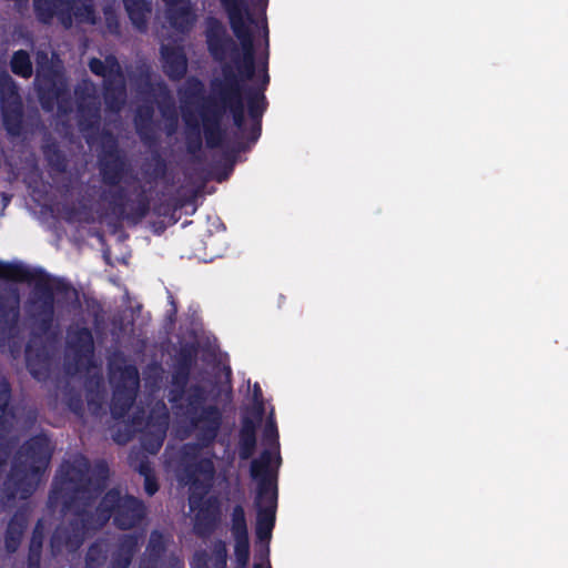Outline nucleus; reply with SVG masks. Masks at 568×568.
<instances>
[{
	"instance_id": "nucleus-22",
	"label": "nucleus",
	"mask_w": 568,
	"mask_h": 568,
	"mask_svg": "<svg viewBox=\"0 0 568 568\" xmlns=\"http://www.w3.org/2000/svg\"><path fill=\"white\" fill-rule=\"evenodd\" d=\"M146 427L148 435H150L152 439L149 440L145 437L143 446L148 452L154 454L161 447L169 427V415L164 405L153 410Z\"/></svg>"
},
{
	"instance_id": "nucleus-48",
	"label": "nucleus",
	"mask_w": 568,
	"mask_h": 568,
	"mask_svg": "<svg viewBox=\"0 0 568 568\" xmlns=\"http://www.w3.org/2000/svg\"><path fill=\"white\" fill-rule=\"evenodd\" d=\"M130 436L129 435H125V436H121V435H116L114 436V440L119 444H125L128 440H129Z\"/></svg>"
},
{
	"instance_id": "nucleus-21",
	"label": "nucleus",
	"mask_w": 568,
	"mask_h": 568,
	"mask_svg": "<svg viewBox=\"0 0 568 568\" xmlns=\"http://www.w3.org/2000/svg\"><path fill=\"white\" fill-rule=\"evenodd\" d=\"M191 568H227V547L222 539L212 542L211 552L199 549L192 556Z\"/></svg>"
},
{
	"instance_id": "nucleus-17",
	"label": "nucleus",
	"mask_w": 568,
	"mask_h": 568,
	"mask_svg": "<svg viewBox=\"0 0 568 568\" xmlns=\"http://www.w3.org/2000/svg\"><path fill=\"white\" fill-rule=\"evenodd\" d=\"M27 310L42 332L50 328L53 320V292L48 281L40 278L34 283Z\"/></svg>"
},
{
	"instance_id": "nucleus-6",
	"label": "nucleus",
	"mask_w": 568,
	"mask_h": 568,
	"mask_svg": "<svg viewBox=\"0 0 568 568\" xmlns=\"http://www.w3.org/2000/svg\"><path fill=\"white\" fill-rule=\"evenodd\" d=\"M250 476L257 483L255 534L260 541L268 542L276 523L278 499L276 471L272 469L270 450H263L251 462Z\"/></svg>"
},
{
	"instance_id": "nucleus-49",
	"label": "nucleus",
	"mask_w": 568,
	"mask_h": 568,
	"mask_svg": "<svg viewBox=\"0 0 568 568\" xmlns=\"http://www.w3.org/2000/svg\"><path fill=\"white\" fill-rule=\"evenodd\" d=\"M57 169L59 171H63L65 169V163H64V160L63 159H60V156L58 155V160H57Z\"/></svg>"
},
{
	"instance_id": "nucleus-24",
	"label": "nucleus",
	"mask_w": 568,
	"mask_h": 568,
	"mask_svg": "<svg viewBox=\"0 0 568 568\" xmlns=\"http://www.w3.org/2000/svg\"><path fill=\"white\" fill-rule=\"evenodd\" d=\"M129 462L131 468L139 471V474L143 477L144 490L146 494L150 496L154 495L158 491V484L145 455L141 450H132L129 456Z\"/></svg>"
},
{
	"instance_id": "nucleus-5",
	"label": "nucleus",
	"mask_w": 568,
	"mask_h": 568,
	"mask_svg": "<svg viewBox=\"0 0 568 568\" xmlns=\"http://www.w3.org/2000/svg\"><path fill=\"white\" fill-rule=\"evenodd\" d=\"M51 454L52 448L47 436H36L20 449L2 489L3 507L11 508L17 497L27 499L33 494L39 475L48 466Z\"/></svg>"
},
{
	"instance_id": "nucleus-52",
	"label": "nucleus",
	"mask_w": 568,
	"mask_h": 568,
	"mask_svg": "<svg viewBox=\"0 0 568 568\" xmlns=\"http://www.w3.org/2000/svg\"><path fill=\"white\" fill-rule=\"evenodd\" d=\"M253 568H263V566H262V564H254ZM266 568H272V567L268 564V566Z\"/></svg>"
},
{
	"instance_id": "nucleus-36",
	"label": "nucleus",
	"mask_w": 568,
	"mask_h": 568,
	"mask_svg": "<svg viewBox=\"0 0 568 568\" xmlns=\"http://www.w3.org/2000/svg\"><path fill=\"white\" fill-rule=\"evenodd\" d=\"M168 537L159 530H153L150 535L149 544L144 552L145 556L161 559L168 545Z\"/></svg>"
},
{
	"instance_id": "nucleus-4",
	"label": "nucleus",
	"mask_w": 568,
	"mask_h": 568,
	"mask_svg": "<svg viewBox=\"0 0 568 568\" xmlns=\"http://www.w3.org/2000/svg\"><path fill=\"white\" fill-rule=\"evenodd\" d=\"M219 1L227 16L234 36L240 41L242 54L222 22L214 18L209 21L205 30L206 47L213 60L221 63L220 73L215 77H224L223 70L229 69L240 87L244 88V84L254 78L256 71V50L250 28L256 21L247 0Z\"/></svg>"
},
{
	"instance_id": "nucleus-26",
	"label": "nucleus",
	"mask_w": 568,
	"mask_h": 568,
	"mask_svg": "<svg viewBox=\"0 0 568 568\" xmlns=\"http://www.w3.org/2000/svg\"><path fill=\"white\" fill-rule=\"evenodd\" d=\"M136 550L138 537L133 535L124 536L113 556L112 568H128Z\"/></svg>"
},
{
	"instance_id": "nucleus-28",
	"label": "nucleus",
	"mask_w": 568,
	"mask_h": 568,
	"mask_svg": "<svg viewBox=\"0 0 568 568\" xmlns=\"http://www.w3.org/2000/svg\"><path fill=\"white\" fill-rule=\"evenodd\" d=\"M125 10L134 24V27L142 31L145 29L146 17L151 12L150 7L145 0H123Z\"/></svg>"
},
{
	"instance_id": "nucleus-12",
	"label": "nucleus",
	"mask_w": 568,
	"mask_h": 568,
	"mask_svg": "<svg viewBox=\"0 0 568 568\" xmlns=\"http://www.w3.org/2000/svg\"><path fill=\"white\" fill-rule=\"evenodd\" d=\"M92 73L104 79V100L110 111L119 112L125 103V81L121 67L114 57H108L104 61L92 58L89 61Z\"/></svg>"
},
{
	"instance_id": "nucleus-44",
	"label": "nucleus",
	"mask_w": 568,
	"mask_h": 568,
	"mask_svg": "<svg viewBox=\"0 0 568 568\" xmlns=\"http://www.w3.org/2000/svg\"><path fill=\"white\" fill-rule=\"evenodd\" d=\"M102 399L95 400V399H89L88 400V407L93 414H99V410L101 409Z\"/></svg>"
},
{
	"instance_id": "nucleus-18",
	"label": "nucleus",
	"mask_w": 568,
	"mask_h": 568,
	"mask_svg": "<svg viewBox=\"0 0 568 568\" xmlns=\"http://www.w3.org/2000/svg\"><path fill=\"white\" fill-rule=\"evenodd\" d=\"M75 97L81 130L95 128L100 123V100L95 85L91 81H82L75 89Z\"/></svg>"
},
{
	"instance_id": "nucleus-31",
	"label": "nucleus",
	"mask_w": 568,
	"mask_h": 568,
	"mask_svg": "<svg viewBox=\"0 0 568 568\" xmlns=\"http://www.w3.org/2000/svg\"><path fill=\"white\" fill-rule=\"evenodd\" d=\"M22 104L2 106L3 125L9 134L18 136L22 129Z\"/></svg>"
},
{
	"instance_id": "nucleus-47",
	"label": "nucleus",
	"mask_w": 568,
	"mask_h": 568,
	"mask_svg": "<svg viewBox=\"0 0 568 568\" xmlns=\"http://www.w3.org/2000/svg\"><path fill=\"white\" fill-rule=\"evenodd\" d=\"M255 3L263 12H265L268 0H255Z\"/></svg>"
},
{
	"instance_id": "nucleus-19",
	"label": "nucleus",
	"mask_w": 568,
	"mask_h": 568,
	"mask_svg": "<svg viewBox=\"0 0 568 568\" xmlns=\"http://www.w3.org/2000/svg\"><path fill=\"white\" fill-rule=\"evenodd\" d=\"M100 170L103 181L110 185L120 183L125 171V162L118 151L114 136L110 133L102 136Z\"/></svg>"
},
{
	"instance_id": "nucleus-27",
	"label": "nucleus",
	"mask_w": 568,
	"mask_h": 568,
	"mask_svg": "<svg viewBox=\"0 0 568 568\" xmlns=\"http://www.w3.org/2000/svg\"><path fill=\"white\" fill-rule=\"evenodd\" d=\"M27 520L21 514H16L8 524L6 532V549L14 552L21 541Z\"/></svg>"
},
{
	"instance_id": "nucleus-38",
	"label": "nucleus",
	"mask_w": 568,
	"mask_h": 568,
	"mask_svg": "<svg viewBox=\"0 0 568 568\" xmlns=\"http://www.w3.org/2000/svg\"><path fill=\"white\" fill-rule=\"evenodd\" d=\"M201 196L200 190H194L190 195L182 191L180 185V216L182 214H193L197 210V200Z\"/></svg>"
},
{
	"instance_id": "nucleus-42",
	"label": "nucleus",
	"mask_w": 568,
	"mask_h": 568,
	"mask_svg": "<svg viewBox=\"0 0 568 568\" xmlns=\"http://www.w3.org/2000/svg\"><path fill=\"white\" fill-rule=\"evenodd\" d=\"M187 69V57L182 45H180V79L184 77Z\"/></svg>"
},
{
	"instance_id": "nucleus-30",
	"label": "nucleus",
	"mask_w": 568,
	"mask_h": 568,
	"mask_svg": "<svg viewBox=\"0 0 568 568\" xmlns=\"http://www.w3.org/2000/svg\"><path fill=\"white\" fill-rule=\"evenodd\" d=\"M36 339L31 341L26 348V358L29 371L38 379L42 378L49 368L48 358H43L34 349Z\"/></svg>"
},
{
	"instance_id": "nucleus-46",
	"label": "nucleus",
	"mask_w": 568,
	"mask_h": 568,
	"mask_svg": "<svg viewBox=\"0 0 568 568\" xmlns=\"http://www.w3.org/2000/svg\"><path fill=\"white\" fill-rule=\"evenodd\" d=\"M253 397H254V400H256V402L261 400V398H262V389L258 384L254 385Z\"/></svg>"
},
{
	"instance_id": "nucleus-25",
	"label": "nucleus",
	"mask_w": 568,
	"mask_h": 568,
	"mask_svg": "<svg viewBox=\"0 0 568 568\" xmlns=\"http://www.w3.org/2000/svg\"><path fill=\"white\" fill-rule=\"evenodd\" d=\"M153 106L152 104H143L139 106L134 119L135 128L141 139L149 145L155 140V129L152 121Z\"/></svg>"
},
{
	"instance_id": "nucleus-35",
	"label": "nucleus",
	"mask_w": 568,
	"mask_h": 568,
	"mask_svg": "<svg viewBox=\"0 0 568 568\" xmlns=\"http://www.w3.org/2000/svg\"><path fill=\"white\" fill-rule=\"evenodd\" d=\"M10 67L12 72L17 75L26 79L32 75V63L29 53L24 50H19L13 53Z\"/></svg>"
},
{
	"instance_id": "nucleus-11",
	"label": "nucleus",
	"mask_w": 568,
	"mask_h": 568,
	"mask_svg": "<svg viewBox=\"0 0 568 568\" xmlns=\"http://www.w3.org/2000/svg\"><path fill=\"white\" fill-rule=\"evenodd\" d=\"M164 17L158 37L163 71L172 80H178V0H162Z\"/></svg>"
},
{
	"instance_id": "nucleus-41",
	"label": "nucleus",
	"mask_w": 568,
	"mask_h": 568,
	"mask_svg": "<svg viewBox=\"0 0 568 568\" xmlns=\"http://www.w3.org/2000/svg\"><path fill=\"white\" fill-rule=\"evenodd\" d=\"M159 558L149 557L144 555L140 564V568H159Z\"/></svg>"
},
{
	"instance_id": "nucleus-39",
	"label": "nucleus",
	"mask_w": 568,
	"mask_h": 568,
	"mask_svg": "<svg viewBox=\"0 0 568 568\" xmlns=\"http://www.w3.org/2000/svg\"><path fill=\"white\" fill-rule=\"evenodd\" d=\"M9 398L10 386L3 377H0V430L3 429V424L6 422V408L8 406Z\"/></svg>"
},
{
	"instance_id": "nucleus-13",
	"label": "nucleus",
	"mask_w": 568,
	"mask_h": 568,
	"mask_svg": "<svg viewBox=\"0 0 568 568\" xmlns=\"http://www.w3.org/2000/svg\"><path fill=\"white\" fill-rule=\"evenodd\" d=\"M94 342L90 329L71 326L67 336L65 371L74 375L92 365Z\"/></svg>"
},
{
	"instance_id": "nucleus-16",
	"label": "nucleus",
	"mask_w": 568,
	"mask_h": 568,
	"mask_svg": "<svg viewBox=\"0 0 568 568\" xmlns=\"http://www.w3.org/2000/svg\"><path fill=\"white\" fill-rule=\"evenodd\" d=\"M184 476L180 475V486L189 485L190 495L194 499H201L209 494L213 486L215 475L214 463L211 458L202 457L195 462L189 463L183 468Z\"/></svg>"
},
{
	"instance_id": "nucleus-9",
	"label": "nucleus",
	"mask_w": 568,
	"mask_h": 568,
	"mask_svg": "<svg viewBox=\"0 0 568 568\" xmlns=\"http://www.w3.org/2000/svg\"><path fill=\"white\" fill-rule=\"evenodd\" d=\"M110 382L114 387L111 413L114 418H122L135 400L139 372L134 365L115 357L110 362Z\"/></svg>"
},
{
	"instance_id": "nucleus-20",
	"label": "nucleus",
	"mask_w": 568,
	"mask_h": 568,
	"mask_svg": "<svg viewBox=\"0 0 568 568\" xmlns=\"http://www.w3.org/2000/svg\"><path fill=\"white\" fill-rule=\"evenodd\" d=\"M264 414L263 403L260 402L256 408L255 418L243 416L239 432L237 454L241 460H248L256 449V429Z\"/></svg>"
},
{
	"instance_id": "nucleus-8",
	"label": "nucleus",
	"mask_w": 568,
	"mask_h": 568,
	"mask_svg": "<svg viewBox=\"0 0 568 568\" xmlns=\"http://www.w3.org/2000/svg\"><path fill=\"white\" fill-rule=\"evenodd\" d=\"M20 265L0 263V331L11 334L19 318L20 298L13 282L29 280Z\"/></svg>"
},
{
	"instance_id": "nucleus-29",
	"label": "nucleus",
	"mask_w": 568,
	"mask_h": 568,
	"mask_svg": "<svg viewBox=\"0 0 568 568\" xmlns=\"http://www.w3.org/2000/svg\"><path fill=\"white\" fill-rule=\"evenodd\" d=\"M1 108L22 104L14 80L8 73L0 75Z\"/></svg>"
},
{
	"instance_id": "nucleus-14",
	"label": "nucleus",
	"mask_w": 568,
	"mask_h": 568,
	"mask_svg": "<svg viewBox=\"0 0 568 568\" xmlns=\"http://www.w3.org/2000/svg\"><path fill=\"white\" fill-rule=\"evenodd\" d=\"M193 221H184L182 223V232L180 233V258L192 260L207 263L219 256V253L212 250L215 236L203 226L194 230L187 227Z\"/></svg>"
},
{
	"instance_id": "nucleus-53",
	"label": "nucleus",
	"mask_w": 568,
	"mask_h": 568,
	"mask_svg": "<svg viewBox=\"0 0 568 568\" xmlns=\"http://www.w3.org/2000/svg\"><path fill=\"white\" fill-rule=\"evenodd\" d=\"M178 381V374L172 375V382L175 383Z\"/></svg>"
},
{
	"instance_id": "nucleus-7",
	"label": "nucleus",
	"mask_w": 568,
	"mask_h": 568,
	"mask_svg": "<svg viewBox=\"0 0 568 568\" xmlns=\"http://www.w3.org/2000/svg\"><path fill=\"white\" fill-rule=\"evenodd\" d=\"M263 37L265 43V57L262 63V75L258 82L254 85L247 87L244 84V95L246 101V111L251 121V128L248 130V140L256 143L262 134V119L268 108V100L265 95L267 87L270 84L268 74V27L266 20L263 26Z\"/></svg>"
},
{
	"instance_id": "nucleus-33",
	"label": "nucleus",
	"mask_w": 568,
	"mask_h": 568,
	"mask_svg": "<svg viewBox=\"0 0 568 568\" xmlns=\"http://www.w3.org/2000/svg\"><path fill=\"white\" fill-rule=\"evenodd\" d=\"M43 538H44L43 526L39 521L32 531V537L30 540L29 557H28L29 568H38V566H39L42 545H43Z\"/></svg>"
},
{
	"instance_id": "nucleus-2",
	"label": "nucleus",
	"mask_w": 568,
	"mask_h": 568,
	"mask_svg": "<svg viewBox=\"0 0 568 568\" xmlns=\"http://www.w3.org/2000/svg\"><path fill=\"white\" fill-rule=\"evenodd\" d=\"M224 77H213L209 82V92L203 95L194 108V113L182 112L185 123L184 145L186 153L194 162H202L203 141L210 150L224 145L227 130L224 120L231 116L234 126L240 131L244 142H240L235 151H247L254 144L247 138L245 125L246 101L244 88H241L231 70H223Z\"/></svg>"
},
{
	"instance_id": "nucleus-23",
	"label": "nucleus",
	"mask_w": 568,
	"mask_h": 568,
	"mask_svg": "<svg viewBox=\"0 0 568 568\" xmlns=\"http://www.w3.org/2000/svg\"><path fill=\"white\" fill-rule=\"evenodd\" d=\"M34 84L38 90L40 100L61 99L65 92V84L63 80L55 74H42L40 70L37 71Z\"/></svg>"
},
{
	"instance_id": "nucleus-32",
	"label": "nucleus",
	"mask_w": 568,
	"mask_h": 568,
	"mask_svg": "<svg viewBox=\"0 0 568 568\" xmlns=\"http://www.w3.org/2000/svg\"><path fill=\"white\" fill-rule=\"evenodd\" d=\"M263 443L268 447L275 448L274 454L271 449L268 450L272 454V462H275V467H272V469L277 473L282 458L280 454L278 430L274 420H268L266 423L263 429Z\"/></svg>"
},
{
	"instance_id": "nucleus-50",
	"label": "nucleus",
	"mask_w": 568,
	"mask_h": 568,
	"mask_svg": "<svg viewBox=\"0 0 568 568\" xmlns=\"http://www.w3.org/2000/svg\"><path fill=\"white\" fill-rule=\"evenodd\" d=\"M47 59V53L45 52H38L37 53V61L38 63H40V60H45Z\"/></svg>"
},
{
	"instance_id": "nucleus-37",
	"label": "nucleus",
	"mask_w": 568,
	"mask_h": 568,
	"mask_svg": "<svg viewBox=\"0 0 568 568\" xmlns=\"http://www.w3.org/2000/svg\"><path fill=\"white\" fill-rule=\"evenodd\" d=\"M234 556L239 568H246L250 561V538H234Z\"/></svg>"
},
{
	"instance_id": "nucleus-51",
	"label": "nucleus",
	"mask_w": 568,
	"mask_h": 568,
	"mask_svg": "<svg viewBox=\"0 0 568 568\" xmlns=\"http://www.w3.org/2000/svg\"><path fill=\"white\" fill-rule=\"evenodd\" d=\"M199 320H200L199 314H197V312L195 311V312H194V314H193L192 324H193V325H196Z\"/></svg>"
},
{
	"instance_id": "nucleus-1",
	"label": "nucleus",
	"mask_w": 568,
	"mask_h": 568,
	"mask_svg": "<svg viewBox=\"0 0 568 568\" xmlns=\"http://www.w3.org/2000/svg\"><path fill=\"white\" fill-rule=\"evenodd\" d=\"M89 462L83 456H75L71 462L62 464L48 505L55 509L62 506L67 521L61 524L52 535L51 550L55 556L64 548L77 551L85 537L100 529L110 518L120 529L135 527L145 516V506L130 495H122L118 489L109 490L97 508L93 503L103 488L108 476V467L103 462L95 466V477L89 476Z\"/></svg>"
},
{
	"instance_id": "nucleus-43",
	"label": "nucleus",
	"mask_w": 568,
	"mask_h": 568,
	"mask_svg": "<svg viewBox=\"0 0 568 568\" xmlns=\"http://www.w3.org/2000/svg\"><path fill=\"white\" fill-rule=\"evenodd\" d=\"M69 407L78 415L82 413V403L79 398H71L69 402Z\"/></svg>"
},
{
	"instance_id": "nucleus-54",
	"label": "nucleus",
	"mask_w": 568,
	"mask_h": 568,
	"mask_svg": "<svg viewBox=\"0 0 568 568\" xmlns=\"http://www.w3.org/2000/svg\"><path fill=\"white\" fill-rule=\"evenodd\" d=\"M179 30H180V33L183 31V30H182V24H181V23H180Z\"/></svg>"
},
{
	"instance_id": "nucleus-34",
	"label": "nucleus",
	"mask_w": 568,
	"mask_h": 568,
	"mask_svg": "<svg viewBox=\"0 0 568 568\" xmlns=\"http://www.w3.org/2000/svg\"><path fill=\"white\" fill-rule=\"evenodd\" d=\"M231 532L233 538L248 537L245 510L241 504L235 505L231 513Z\"/></svg>"
},
{
	"instance_id": "nucleus-10",
	"label": "nucleus",
	"mask_w": 568,
	"mask_h": 568,
	"mask_svg": "<svg viewBox=\"0 0 568 568\" xmlns=\"http://www.w3.org/2000/svg\"><path fill=\"white\" fill-rule=\"evenodd\" d=\"M34 8L43 22L58 16L65 28L72 26L74 17L79 22L95 23V16L89 0H34Z\"/></svg>"
},
{
	"instance_id": "nucleus-45",
	"label": "nucleus",
	"mask_w": 568,
	"mask_h": 568,
	"mask_svg": "<svg viewBox=\"0 0 568 568\" xmlns=\"http://www.w3.org/2000/svg\"><path fill=\"white\" fill-rule=\"evenodd\" d=\"M189 4V0H180V20L186 13V6Z\"/></svg>"
},
{
	"instance_id": "nucleus-40",
	"label": "nucleus",
	"mask_w": 568,
	"mask_h": 568,
	"mask_svg": "<svg viewBox=\"0 0 568 568\" xmlns=\"http://www.w3.org/2000/svg\"><path fill=\"white\" fill-rule=\"evenodd\" d=\"M85 560L87 566L90 568L100 566L104 560L101 548L99 546H91L88 550Z\"/></svg>"
},
{
	"instance_id": "nucleus-3",
	"label": "nucleus",
	"mask_w": 568,
	"mask_h": 568,
	"mask_svg": "<svg viewBox=\"0 0 568 568\" xmlns=\"http://www.w3.org/2000/svg\"><path fill=\"white\" fill-rule=\"evenodd\" d=\"M200 351L209 352L210 345H202L196 337L191 342L180 338V434L195 439L180 447V467L184 457H195L201 450L212 447L223 425V410L216 404L207 403L206 387L189 385Z\"/></svg>"
},
{
	"instance_id": "nucleus-15",
	"label": "nucleus",
	"mask_w": 568,
	"mask_h": 568,
	"mask_svg": "<svg viewBox=\"0 0 568 568\" xmlns=\"http://www.w3.org/2000/svg\"><path fill=\"white\" fill-rule=\"evenodd\" d=\"M189 505L194 511V534L201 538L206 539L211 537L217 529L221 521V501L219 497L204 496L201 499H194L193 495H189Z\"/></svg>"
}]
</instances>
